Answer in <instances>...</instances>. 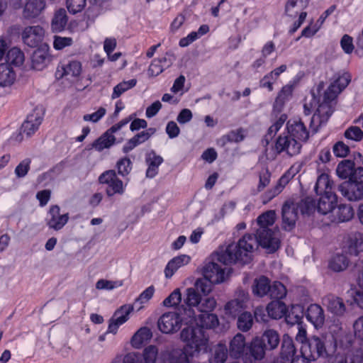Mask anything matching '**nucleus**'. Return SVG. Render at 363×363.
Returning <instances> with one entry per match:
<instances>
[{"label": "nucleus", "instance_id": "f257e3e1", "mask_svg": "<svg viewBox=\"0 0 363 363\" xmlns=\"http://www.w3.org/2000/svg\"><path fill=\"white\" fill-rule=\"evenodd\" d=\"M351 77L348 73H344L332 82L327 89H324L323 82H319L314 86L310 95L306 96L303 104L305 115H309L313 111L310 127L317 132L325 126L330 118L337 95L349 84Z\"/></svg>", "mask_w": 363, "mask_h": 363}, {"label": "nucleus", "instance_id": "f03ea898", "mask_svg": "<svg viewBox=\"0 0 363 363\" xmlns=\"http://www.w3.org/2000/svg\"><path fill=\"white\" fill-rule=\"evenodd\" d=\"M211 311H199L192 319L196 326H187L180 333L182 342L187 344V348L191 352H206L208 339L205 335L203 328H213L218 325V318L216 315L211 313Z\"/></svg>", "mask_w": 363, "mask_h": 363}, {"label": "nucleus", "instance_id": "7ed1b4c3", "mask_svg": "<svg viewBox=\"0 0 363 363\" xmlns=\"http://www.w3.org/2000/svg\"><path fill=\"white\" fill-rule=\"evenodd\" d=\"M257 247V240L255 236L246 234L238 243H232L225 250L218 252L216 259L224 264L236 262L247 264L250 262L252 253Z\"/></svg>", "mask_w": 363, "mask_h": 363}, {"label": "nucleus", "instance_id": "20e7f679", "mask_svg": "<svg viewBox=\"0 0 363 363\" xmlns=\"http://www.w3.org/2000/svg\"><path fill=\"white\" fill-rule=\"evenodd\" d=\"M315 211V201L311 197H306L299 201H286L282 206L283 228L286 230H292L298 219V212L310 214Z\"/></svg>", "mask_w": 363, "mask_h": 363}, {"label": "nucleus", "instance_id": "39448f33", "mask_svg": "<svg viewBox=\"0 0 363 363\" xmlns=\"http://www.w3.org/2000/svg\"><path fill=\"white\" fill-rule=\"evenodd\" d=\"M216 306L215 298L211 297L203 298L196 289L189 287L184 294L183 313L192 321L194 317L195 309L199 311H213Z\"/></svg>", "mask_w": 363, "mask_h": 363}, {"label": "nucleus", "instance_id": "423d86ee", "mask_svg": "<svg viewBox=\"0 0 363 363\" xmlns=\"http://www.w3.org/2000/svg\"><path fill=\"white\" fill-rule=\"evenodd\" d=\"M328 342L324 336L313 335L301 347L302 354L311 360H315L319 357H328L334 352L336 347L335 342L329 346Z\"/></svg>", "mask_w": 363, "mask_h": 363}, {"label": "nucleus", "instance_id": "0eeeda50", "mask_svg": "<svg viewBox=\"0 0 363 363\" xmlns=\"http://www.w3.org/2000/svg\"><path fill=\"white\" fill-rule=\"evenodd\" d=\"M191 322L183 312L169 311L160 317L157 326L162 333L173 334L179 331L183 324L191 325Z\"/></svg>", "mask_w": 363, "mask_h": 363}, {"label": "nucleus", "instance_id": "6e6552de", "mask_svg": "<svg viewBox=\"0 0 363 363\" xmlns=\"http://www.w3.org/2000/svg\"><path fill=\"white\" fill-rule=\"evenodd\" d=\"M99 181L101 184L106 185V193L108 196L123 195L125 191L127 184H123L114 170L104 172L99 177Z\"/></svg>", "mask_w": 363, "mask_h": 363}, {"label": "nucleus", "instance_id": "1a4fd4ad", "mask_svg": "<svg viewBox=\"0 0 363 363\" xmlns=\"http://www.w3.org/2000/svg\"><path fill=\"white\" fill-rule=\"evenodd\" d=\"M303 163L301 162H295L291 165L286 172L279 179L278 184L266 193V196L268 199L270 200L280 194L289 181L301 171Z\"/></svg>", "mask_w": 363, "mask_h": 363}, {"label": "nucleus", "instance_id": "9d476101", "mask_svg": "<svg viewBox=\"0 0 363 363\" xmlns=\"http://www.w3.org/2000/svg\"><path fill=\"white\" fill-rule=\"evenodd\" d=\"M275 147L278 152H286L289 155L294 156L300 153L302 145L300 140L284 133L278 138Z\"/></svg>", "mask_w": 363, "mask_h": 363}, {"label": "nucleus", "instance_id": "9b49d317", "mask_svg": "<svg viewBox=\"0 0 363 363\" xmlns=\"http://www.w3.org/2000/svg\"><path fill=\"white\" fill-rule=\"evenodd\" d=\"M133 308V305H123L117 309L109 320L107 332L116 334L119 326L129 319V315Z\"/></svg>", "mask_w": 363, "mask_h": 363}, {"label": "nucleus", "instance_id": "f8f14e48", "mask_svg": "<svg viewBox=\"0 0 363 363\" xmlns=\"http://www.w3.org/2000/svg\"><path fill=\"white\" fill-rule=\"evenodd\" d=\"M22 38L27 45L32 48L39 47L43 43L45 30L38 26H28L23 31Z\"/></svg>", "mask_w": 363, "mask_h": 363}, {"label": "nucleus", "instance_id": "ddd939ff", "mask_svg": "<svg viewBox=\"0 0 363 363\" xmlns=\"http://www.w3.org/2000/svg\"><path fill=\"white\" fill-rule=\"evenodd\" d=\"M286 134L294 138V139L300 140L301 145L309 138V131L300 118L289 120L286 123Z\"/></svg>", "mask_w": 363, "mask_h": 363}, {"label": "nucleus", "instance_id": "4468645a", "mask_svg": "<svg viewBox=\"0 0 363 363\" xmlns=\"http://www.w3.org/2000/svg\"><path fill=\"white\" fill-rule=\"evenodd\" d=\"M255 238L257 240V245L259 244L263 248L266 249L268 252H274L279 247V239L277 238L275 233L271 230L264 231L257 230Z\"/></svg>", "mask_w": 363, "mask_h": 363}, {"label": "nucleus", "instance_id": "2eb2a0df", "mask_svg": "<svg viewBox=\"0 0 363 363\" xmlns=\"http://www.w3.org/2000/svg\"><path fill=\"white\" fill-rule=\"evenodd\" d=\"M200 352H191L187 348V344L184 348L172 347L167 350L164 354V359L169 363H191L189 356H194L196 353Z\"/></svg>", "mask_w": 363, "mask_h": 363}, {"label": "nucleus", "instance_id": "dca6fc26", "mask_svg": "<svg viewBox=\"0 0 363 363\" xmlns=\"http://www.w3.org/2000/svg\"><path fill=\"white\" fill-rule=\"evenodd\" d=\"M342 195L349 201H355L363 198V185L352 181L342 182L338 187Z\"/></svg>", "mask_w": 363, "mask_h": 363}, {"label": "nucleus", "instance_id": "f3484780", "mask_svg": "<svg viewBox=\"0 0 363 363\" xmlns=\"http://www.w3.org/2000/svg\"><path fill=\"white\" fill-rule=\"evenodd\" d=\"M203 273V277L213 284L221 283L225 279V268L215 261L206 263Z\"/></svg>", "mask_w": 363, "mask_h": 363}, {"label": "nucleus", "instance_id": "a211bd4d", "mask_svg": "<svg viewBox=\"0 0 363 363\" xmlns=\"http://www.w3.org/2000/svg\"><path fill=\"white\" fill-rule=\"evenodd\" d=\"M43 121V113L38 109L33 111L28 116L21 128V133L27 137L33 135Z\"/></svg>", "mask_w": 363, "mask_h": 363}, {"label": "nucleus", "instance_id": "6ab92c4d", "mask_svg": "<svg viewBox=\"0 0 363 363\" xmlns=\"http://www.w3.org/2000/svg\"><path fill=\"white\" fill-rule=\"evenodd\" d=\"M343 252L355 257H357L363 252V242L361 238L360 232H354L347 236L343 246Z\"/></svg>", "mask_w": 363, "mask_h": 363}, {"label": "nucleus", "instance_id": "aec40b11", "mask_svg": "<svg viewBox=\"0 0 363 363\" xmlns=\"http://www.w3.org/2000/svg\"><path fill=\"white\" fill-rule=\"evenodd\" d=\"M174 59V56L169 52H166L162 57L154 59L151 62L147 70L149 76H158L166 68L169 67L173 64Z\"/></svg>", "mask_w": 363, "mask_h": 363}, {"label": "nucleus", "instance_id": "412c9836", "mask_svg": "<svg viewBox=\"0 0 363 363\" xmlns=\"http://www.w3.org/2000/svg\"><path fill=\"white\" fill-rule=\"evenodd\" d=\"M82 71V63L77 60H70L67 63H62L57 67L56 76L57 78H62L65 76H69L78 78Z\"/></svg>", "mask_w": 363, "mask_h": 363}, {"label": "nucleus", "instance_id": "4be33fe9", "mask_svg": "<svg viewBox=\"0 0 363 363\" xmlns=\"http://www.w3.org/2000/svg\"><path fill=\"white\" fill-rule=\"evenodd\" d=\"M266 345L260 339H255L250 345V355H245L244 363H255L257 360L262 359L265 354Z\"/></svg>", "mask_w": 363, "mask_h": 363}, {"label": "nucleus", "instance_id": "5701e85b", "mask_svg": "<svg viewBox=\"0 0 363 363\" xmlns=\"http://www.w3.org/2000/svg\"><path fill=\"white\" fill-rule=\"evenodd\" d=\"M318 195L320 196V198L317 205H315V209L316 208L320 213L323 215L332 211L337 201L336 194L335 193H330Z\"/></svg>", "mask_w": 363, "mask_h": 363}, {"label": "nucleus", "instance_id": "b1692460", "mask_svg": "<svg viewBox=\"0 0 363 363\" xmlns=\"http://www.w3.org/2000/svg\"><path fill=\"white\" fill-rule=\"evenodd\" d=\"M293 91L294 86L291 84H286L281 88L273 105L274 112L279 113L283 111L285 104L291 100Z\"/></svg>", "mask_w": 363, "mask_h": 363}, {"label": "nucleus", "instance_id": "393cba45", "mask_svg": "<svg viewBox=\"0 0 363 363\" xmlns=\"http://www.w3.org/2000/svg\"><path fill=\"white\" fill-rule=\"evenodd\" d=\"M190 261L191 257L187 255H181L172 258L164 269L165 277L170 279L179 268L188 264Z\"/></svg>", "mask_w": 363, "mask_h": 363}, {"label": "nucleus", "instance_id": "a878e982", "mask_svg": "<svg viewBox=\"0 0 363 363\" xmlns=\"http://www.w3.org/2000/svg\"><path fill=\"white\" fill-rule=\"evenodd\" d=\"M296 350L294 345L293 340L288 335L283 337L281 350L279 358L276 363H283V362H289L294 359Z\"/></svg>", "mask_w": 363, "mask_h": 363}, {"label": "nucleus", "instance_id": "bb28decb", "mask_svg": "<svg viewBox=\"0 0 363 363\" xmlns=\"http://www.w3.org/2000/svg\"><path fill=\"white\" fill-rule=\"evenodd\" d=\"M43 0H27L23 11V16L26 19L38 17L45 8Z\"/></svg>", "mask_w": 363, "mask_h": 363}, {"label": "nucleus", "instance_id": "cd10ccee", "mask_svg": "<svg viewBox=\"0 0 363 363\" xmlns=\"http://www.w3.org/2000/svg\"><path fill=\"white\" fill-rule=\"evenodd\" d=\"M306 318L316 328H320L325 321L324 311L319 305L311 304L307 309Z\"/></svg>", "mask_w": 363, "mask_h": 363}, {"label": "nucleus", "instance_id": "c85d7f7f", "mask_svg": "<svg viewBox=\"0 0 363 363\" xmlns=\"http://www.w3.org/2000/svg\"><path fill=\"white\" fill-rule=\"evenodd\" d=\"M49 213L51 218L48 221V225L50 228L59 230L67 223L68 214H60L59 206H54L51 207Z\"/></svg>", "mask_w": 363, "mask_h": 363}, {"label": "nucleus", "instance_id": "c756f323", "mask_svg": "<svg viewBox=\"0 0 363 363\" xmlns=\"http://www.w3.org/2000/svg\"><path fill=\"white\" fill-rule=\"evenodd\" d=\"M246 348L245 336L238 333L230 342L229 352L231 357L237 359L240 357Z\"/></svg>", "mask_w": 363, "mask_h": 363}, {"label": "nucleus", "instance_id": "7c9ffc66", "mask_svg": "<svg viewBox=\"0 0 363 363\" xmlns=\"http://www.w3.org/2000/svg\"><path fill=\"white\" fill-rule=\"evenodd\" d=\"M314 190L316 194L334 193L333 182L328 174L321 173L318 175Z\"/></svg>", "mask_w": 363, "mask_h": 363}, {"label": "nucleus", "instance_id": "2f4dec72", "mask_svg": "<svg viewBox=\"0 0 363 363\" xmlns=\"http://www.w3.org/2000/svg\"><path fill=\"white\" fill-rule=\"evenodd\" d=\"M328 310L335 315L341 316L345 312V306L343 301L338 297L329 296L324 299Z\"/></svg>", "mask_w": 363, "mask_h": 363}, {"label": "nucleus", "instance_id": "473e14b6", "mask_svg": "<svg viewBox=\"0 0 363 363\" xmlns=\"http://www.w3.org/2000/svg\"><path fill=\"white\" fill-rule=\"evenodd\" d=\"M355 164L352 160H343L337 166L336 173L338 177L345 179H352Z\"/></svg>", "mask_w": 363, "mask_h": 363}, {"label": "nucleus", "instance_id": "72a5a7b5", "mask_svg": "<svg viewBox=\"0 0 363 363\" xmlns=\"http://www.w3.org/2000/svg\"><path fill=\"white\" fill-rule=\"evenodd\" d=\"M266 311L268 313V316L270 318L279 319L286 315V306L283 302L276 300L270 302L267 305Z\"/></svg>", "mask_w": 363, "mask_h": 363}, {"label": "nucleus", "instance_id": "f704fd0d", "mask_svg": "<svg viewBox=\"0 0 363 363\" xmlns=\"http://www.w3.org/2000/svg\"><path fill=\"white\" fill-rule=\"evenodd\" d=\"M146 162L148 164L146 175L147 177L153 178L157 174L158 167L163 162V159L155 152H151L147 155Z\"/></svg>", "mask_w": 363, "mask_h": 363}, {"label": "nucleus", "instance_id": "c9c22d12", "mask_svg": "<svg viewBox=\"0 0 363 363\" xmlns=\"http://www.w3.org/2000/svg\"><path fill=\"white\" fill-rule=\"evenodd\" d=\"M152 337V333L149 328H141L133 336L131 344L135 348H140L142 345L150 340Z\"/></svg>", "mask_w": 363, "mask_h": 363}, {"label": "nucleus", "instance_id": "e433bc0d", "mask_svg": "<svg viewBox=\"0 0 363 363\" xmlns=\"http://www.w3.org/2000/svg\"><path fill=\"white\" fill-rule=\"evenodd\" d=\"M16 79V73L8 64H0V86L11 85Z\"/></svg>", "mask_w": 363, "mask_h": 363}, {"label": "nucleus", "instance_id": "4c0bfd02", "mask_svg": "<svg viewBox=\"0 0 363 363\" xmlns=\"http://www.w3.org/2000/svg\"><path fill=\"white\" fill-rule=\"evenodd\" d=\"M276 220V213L273 210L267 211L261 214L257 218V225L258 228L257 230H270L269 226H272Z\"/></svg>", "mask_w": 363, "mask_h": 363}, {"label": "nucleus", "instance_id": "58836bf2", "mask_svg": "<svg viewBox=\"0 0 363 363\" xmlns=\"http://www.w3.org/2000/svg\"><path fill=\"white\" fill-rule=\"evenodd\" d=\"M116 138L106 130L101 137L96 140L92 147L97 151H102L104 149L109 148L114 145Z\"/></svg>", "mask_w": 363, "mask_h": 363}, {"label": "nucleus", "instance_id": "ea45409f", "mask_svg": "<svg viewBox=\"0 0 363 363\" xmlns=\"http://www.w3.org/2000/svg\"><path fill=\"white\" fill-rule=\"evenodd\" d=\"M67 23L66 11L64 9H58L52 20L51 27L53 31L60 32L62 30Z\"/></svg>", "mask_w": 363, "mask_h": 363}, {"label": "nucleus", "instance_id": "a19ab883", "mask_svg": "<svg viewBox=\"0 0 363 363\" xmlns=\"http://www.w3.org/2000/svg\"><path fill=\"white\" fill-rule=\"evenodd\" d=\"M269 280L265 277H260L255 280L252 291L255 295L263 297L269 294Z\"/></svg>", "mask_w": 363, "mask_h": 363}, {"label": "nucleus", "instance_id": "79ce46f5", "mask_svg": "<svg viewBox=\"0 0 363 363\" xmlns=\"http://www.w3.org/2000/svg\"><path fill=\"white\" fill-rule=\"evenodd\" d=\"M182 301V294L179 288L175 289L167 298L162 301V306L166 308H177Z\"/></svg>", "mask_w": 363, "mask_h": 363}, {"label": "nucleus", "instance_id": "37998d69", "mask_svg": "<svg viewBox=\"0 0 363 363\" xmlns=\"http://www.w3.org/2000/svg\"><path fill=\"white\" fill-rule=\"evenodd\" d=\"M228 357V350L223 344L217 345L213 350L212 356L209 359L210 363H224Z\"/></svg>", "mask_w": 363, "mask_h": 363}, {"label": "nucleus", "instance_id": "c03bdc74", "mask_svg": "<svg viewBox=\"0 0 363 363\" xmlns=\"http://www.w3.org/2000/svg\"><path fill=\"white\" fill-rule=\"evenodd\" d=\"M260 340L263 341L264 345L267 342L270 350L276 348L280 341L279 333L273 329L265 330Z\"/></svg>", "mask_w": 363, "mask_h": 363}, {"label": "nucleus", "instance_id": "a18cd8bd", "mask_svg": "<svg viewBox=\"0 0 363 363\" xmlns=\"http://www.w3.org/2000/svg\"><path fill=\"white\" fill-rule=\"evenodd\" d=\"M349 264L347 257L344 255H336L330 262V268L335 272H341L345 270Z\"/></svg>", "mask_w": 363, "mask_h": 363}, {"label": "nucleus", "instance_id": "49530a36", "mask_svg": "<svg viewBox=\"0 0 363 363\" xmlns=\"http://www.w3.org/2000/svg\"><path fill=\"white\" fill-rule=\"evenodd\" d=\"M32 67L35 70H43L45 67V51L39 48L32 56Z\"/></svg>", "mask_w": 363, "mask_h": 363}, {"label": "nucleus", "instance_id": "de8ad7c7", "mask_svg": "<svg viewBox=\"0 0 363 363\" xmlns=\"http://www.w3.org/2000/svg\"><path fill=\"white\" fill-rule=\"evenodd\" d=\"M7 62L15 66H20L24 62V54L18 48L10 49L6 55Z\"/></svg>", "mask_w": 363, "mask_h": 363}, {"label": "nucleus", "instance_id": "09e8293b", "mask_svg": "<svg viewBox=\"0 0 363 363\" xmlns=\"http://www.w3.org/2000/svg\"><path fill=\"white\" fill-rule=\"evenodd\" d=\"M354 212L350 205H340L335 212V215L340 222H346L351 220L354 216Z\"/></svg>", "mask_w": 363, "mask_h": 363}, {"label": "nucleus", "instance_id": "8fccbe9b", "mask_svg": "<svg viewBox=\"0 0 363 363\" xmlns=\"http://www.w3.org/2000/svg\"><path fill=\"white\" fill-rule=\"evenodd\" d=\"M136 83L137 81L134 79H130L128 81H123L119 83L116 86H114L111 98L113 99L118 98L125 91L134 87L136 85Z\"/></svg>", "mask_w": 363, "mask_h": 363}, {"label": "nucleus", "instance_id": "3c124183", "mask_svg": "<svg viewBox=\"0 0 363 363\" xmlns=\"http://www.w3.org/2000/svg\"><path fill=\"white\" fill-rule=\"evenodd\" d=\"M253 324V317L250 312L242 313L238 318V328L243 331L246 332L249 330Z\"/></svg>", "mask_w": 363, "mask_h": 363}, {"label": "nucleus", "instance_id": "603ef678", "mask_svg": "<svg viewBox=\"0 0 363 363\" xmlns=\"http://www.w3.org/2000/svg\"><path fill=\"white\" fill-rule=\"evenodd\" d=\"M286 294V289L284 284L281 282H274L272 285L269 286L268 295L272 298L281 299L285 297Z\"/></svg>", "mask_w": 363, "mask_h": 363}, {"label": "nucleus", "instance_id": "864d4df0", "mask_svg": "<svg viewBox=\"0 0 363 363\" xmlns=\"http://www.w3.org/2000/svg\"><path fill=\"white\" fill-rule=\"evenodd\" d=\"M245 307V304L243 303V301H239L238 299L235 298L226 303L225 306V311L226 313L235 316Z\"/></svg>", "mask_w": 363, "mask_h": 363}, {"label": "nucleus", "instance_id": "5fc2aeb1", "mask_svg": "<svg viewBox=\"0 0 363 363\" xmlns=\"http://www.w3.org/2000/svg\"><path fill=\"white\" fill-rule=\"evenodd\" d=\"M212 282L208 279L203 277L196 281L193 288L196 289V291L201 292L204 296L208 295L212 291Z\"/></svg>", "mask_w": 363, "mask_h": 363}, {"label": "nucleus", "instance_id": "6e6d98bb", "mask_svg": "<svg viewBox=\"0 0 363 363\" xmlns=\"http://www.w3.org/2000/svg\"><path fill=\"white\" fill-rule=\"evenodd\" d=\"M121 281H109L106 279H99L96 283V288L99 290H112L115 288L121 286Z\"/></svg>", "mask_w": 363, "mask_h": 363}, {"label": "nucleus", "instance_id": "4d7b16f0", "mask_svg": "<svg viewBox=\"0 0 363 363\" xmlns=\"http://www.w3.org/2000/svg\"><path fill=\"white\" fill-rule=\"evenodd\" d=\"M308 2V0H288L286 5V11L290 13L295 9L294 13H298L307 6Z\"/></svg>", "mask_w": 363, "mask_h": 363}, {"label": "nucleus", "instance_id": "13d9d810", "mask_svg": "<svg viewBox=\"0 0 363 363\" xmlns=\"http://www.w3.org/2000/svg\"><path fill=\"white\" fill-rule=\"evenodd\" d=\"M118 172L122 176L128 175L132 169V162L128 157H123L116 164Z\"/></svg>", "mask_w": 363, "mask_h": 363}, {"label": "nucleus", "instance_id": "bf43d9fd", "mask_svg": "<svg viewBox=\"0 0 363 363\" xmlns=\"http://www.w3.org/2000/svg\"><path fill=\"white\" fill-rule=\"evenodd\" d=\"M158 350L154 345L147 347L141 354L145 363H155L157 357Z\"/></svg>", "mask_w": 363, "mask_h": 363}, {"label": "nucleus", "instance_id": "052dcab7", "mask_svg": "<svg viewBox=\"0 0 363 363\" xmlns=\"http://www.w3.org/2000/svg\"><path fill=\"white\" fill-rule=\"evenodd\" d=\"M66 4L69 13L74 14L84 9L86 0H67Z\"/></svg>", "mask_w": 363, "mask_h": 363}, {"label": "nucleus", "instance_id": "680f3d73", "mask_svg": "<svg viewBox=\"0 0 363 363\" xmlns=\"http://www.w3.org/2000/svg\"><path fill=\"white\" fill-rule=\"evenodd\" d=\"M73 40L70 37L55 36L53 46L55 50H60L65 47L72 45Z\"/></svg>", "mask_w": 363, "mask_h": 363}, {"label": "nucleus", "instance_id": "e2e57ef3", "mask_svg": "<svg viewBox=\"0 0 363 363\" xmlns=\"http://www.w3.org/2000/svg\"><path fill=\"white\" fill-rule=\"evenodd\" d=\"M155 133V128H149L135 135L134 137L132 138V139L135 141V143L138 146L140 144H142L147 141Z\"/></svg>", "mask_w": 363, "mask_h": 363}, {"label": "nucleus", "instance_id": "0e129e2a", "mask_svg": "<svg viewBox=\"0 0 363 363\" xmlns=\"http://www.w3.org/2000/svg\"><path fill=\"white\" fill-rule=\"evenodd\" d=\"M346 138L354 141H359L363 136L362 130L357 126L349 128L345 133Z\"/></svg>", "mask_w": 363, "mask_h": 363}, {"label": "nucleus", "instance_id": "69168bd1", "mask_svg": "<svg viewBox=\"0 0 363 363\" xmlns=\"http://www.w3.org/2000/svg\"><path fill=\"white\" fill-rule=\"evenodd\" d=\"M30 160L25 159L21 161L15 169V174L17 177H24L30 169Z\"/></svg>", "mask_w": 363, "mask_h": 363}, {"label": "nucleus", "instance_id": "338daca9", "mask_svg": "<svg viewBox=\"0 0 363 363\" xmlns=\"http://www.w3.org/2000/svg\"><path fill=\"white\" fill-rule=\"evenodd\" d=\"M286 119V116L284 114L281 115L280 118L269 127V128L268 129L267 137L272 138L276 135V133L279 130V129L283 126Z\"/></svg>", "mask_w": 363, "mask_h": 363}, {"label": "nucleus", "instance_id": "774afa93", "mask_svg": "<svg viewBox=\"0 0 363 363\" xmlns=\"http://www.w3.org/2000/svg\"><path fill=\"white\" fill-rule=\"evenodd\" d=\"M106 110L104 107H100L96 111L91 114H85L83 116L84 121H91L96 123L99 121L106 114Z\"/></svg>", "mask_w": 363, "mask_h": 363}]
</instances>
